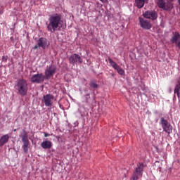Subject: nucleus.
<instances>
[{
	"instance_id": "4be33fe9",
	"label": "nucleus",
	"mask_w": 180,
	"mask_h": 180,
	"mask_svg": "<svg viewBox=\"0 0 180 180\" xmlns=\"http://www.w3.org/2000/svg\"><path fill=\"white\" fill-rule=\"evenodd\" d=\"M84 96H85V99H86V103H89V99H91L90 94H87Z\"/></svg>"
},
{
	"instance_id": "a878e982",
	"label": "nucleus",
	"mask_w": 180,
	"mask_h": 180,
	"mask_svg": "<svg viewBox=\"0 0 180 180\" xmlns=\"http://www.w3.org/2000/svg\"><path fill=\"white\" fill-rule=\"evenodd\" d=\"M37 49H39V46H35L33 47L34 50H37Z\"/></svg>"
},
{
	"instance_id": "5701e85b",
	"label": "nucleus",
	"mask_w": 180,
	"mask_h": 180,
	"mask_svg": "<svg viewBox=\"0 0 180 180\" xmlns=\"http://www.w3.org/2000/svg\"><path fill=\"white\" fill-rule=\"evenodd\" d=\"M8 56H3V61H7Z\"/></svg>"
},
{
	"instance_id": "9b49d317",
	"label": "nucleus",
	"mask_w": 180,
	"mask_h": 180,
	"mask_svg": "<svg viewBox=\"0 0 180 180\" xmlns=\"http://www.w3.org/2000/svg\"><path fill=\"white\" fill-rule=\"evenodd\" d=\"M69 61L70 63V64H75V63H79V64L82 63V58H81V56H79V55H77V54H72L70 58H69Z\"/></svg>"
},
{
	"instance_id": "c85d7f7f",
	"label": "nucleus",
	"mask_w": 180,
	"mask_h": 180,
	"mask_svg": "<svg viewBox=\"0 0 180 180\" xmlns=\"http://www.w3.org/2000/svg\"><path fill=\"white\" fill-rule=\"evenodd\" d=\"M41 47H42V49H46V46H41Z\"/></svg>"
},
{
	"instance_id": "f257e3e1",
	"label": "nucleus",
	"mask_w": 180,
	"mask_h": 180,
	"mask_svg": "<svg viewBox=\"0 0 180 180\" xmlns=\"http://www.w3.org/2000/svg\"><path fill=\"white\" fill-rule=\"evenodd\" d=\"M49 24L47 25L48 32L51 33H56L64 25V21L63 20V15L61 14H53L49 17Z\"/></svg>"
},
{
	"instance_id": "4468645a",
	"label": "nucleus",
	"mask_w": 180,
	"mask_h": 180,
	"mask_svg": "<svg viewBox=\"0 0 180 180\" xmlns=\"http://www.w3.org/2000/svg\"><path fill=\"white\" fill-rule=\"evenodd\" d=\"M41 147L44 150H49V148L53 147V143L50 141H44L41 143Z\"/></svg>"
},
{
	"instance_id": "a211bd4d",
	"label": "nucleus",
	"mask_w": 180,
	"mask_h": 180,
	"mask_svg": "<svg viewBox=\"0 0 180 180\" xmlns=\"http://www.w3.org/2000/svg\"><path fill=\"white\" fill-rule=\"evenodd\" d=\"M158 1V6L159 8H165V1L164 0H157Z\"/></svg>"
},
{
	"instance_id": "6ab92c4d",
	"label": "nucleus",
	"mask_w": 180,
	"mask_h": 180,
	"mask_svg": "<svg viewBox=\"0 0 180 180\" xmlns=\"http://www.w3.org/2000/svg\"><path fill=\"white\" fill-rule=\"evenodd\" d=\"M118 74H120V75L124 76L125 72L124 70L122 69V68H120V66L118 67V68L115 69Z\"/></svg>"
},
{
	"instance_id": "f3484780",
	"label": "nucleus",
	"mask_w": 180,
	"mask_h": 180,
	"mask_svg": "<svg viewBox=\"0 0 180 180\" xmlns=\"http://www.w3.org/2000/svg\"><path fill=\"white\" fill-rule=\"evenodd\" d=\"M108 62L110 64V65L114 68V70H116L117 68H119V65L116 63L112 58H108Z\"/></svg>"
},
{
	"instance_id": "412c9836",
	"label": "nucleus",
	"mask_w": 180,
	"mask_h": 180,
	"mask_svg": "<svg viewBox=\"0 0 180 180\" xmlns=\"http://www.w3.org/2000/svg\"><path fill=\"white\" fill-rule=\"evenodd\" d=\"M91 88H94V89H98V85L96 84V83L94 82H91L89 84Z\"/></svg>"
},
{
	"instance_id": "423d86ee",
	"label": "nucleus",
	"mask_w": 180,
	"mask_h": 180,
	"mask_svg": "<svg viewBox=\"0 0 180 180\" xmlns=\"http://www.w3.org/2000/svg\"><path fill=\"white\" fill-rule=\"evenodd\" d=\"M22 141L23 143L22 145V149L23 151L27 154L29 153V137L27 136V132H26V130H23V134L21 136Z\"/></svg>"
},
{
	"instance_id": "bb28decb",
	"label": "nucleus",
	"mask_w": 180,
	"mask_h": 180,
	"mask_svg": "<svg viewBox=\"0 0 180 180\" xmlns=\"http://www.w3.org/2000/svg\"><path fill=\"white\" fill-rule=\"evenodd\" d=\"M101 2H106L108 0H100Z\"/></svg>"
},
{
	"instance_id": "f8f14e48",
	"label": "nucleus",
	"mask_w": 180,
	"mask_h": 180,
	"mask_svg": "<svg viewBox=\"0 0 180 180\" xmlns=\"http://www.w3.org/2000/svg\"><path fill=\"white\" fill-rule=\"evenodd\" d=\"M171 41L173 44L176 46H180V34L178 32H176L173 34V37L171 39Z\"/></svg>"
},
{
	"instance_id": "9d476101",
	"label": "nucleus",
	"mask_w": 180,
	"mask_h": 180,
	"mask_svg": "<svg viewBox=\"0 0 180 180\" xmlns=\"http://www.w3.org/2000/svg\"><path fill=\"white\" fill-rule=\"evenodd\" d=\"M56 71H57V68L54 65H51V66L46 68L45 70V77L47 79L51 78L55 74Z\"/></svg>"
},
{
	"instance_id": "393cba45",
	"label": "nucleus",
	"mask_w": 180,
	"mask_h": 180,
	"mask_svg": "<svg viewBox=\"0 0 180 180\" xmlns=\"http://www.w3.org/2000/svg\"><path fill=\"white\" fill-rule=\"evenodd\" d=\"M177 97L179 98V101H180V91L179 93H176Z\"/></svg>"
},
{
	"instance_id": "39448f33",
	"label": "nucleus",
	"mask_w": 180,
	"mask_h": 180,
	"mask_svg": "<svg viewBox=\"0 0 180 180\" xmlns=\"http://www.w3.org/2000/svg\"><path fill=\"white\" fill-rule=\"evenodd\" d=\"M142 16L145 19H149V20H157L158 19V13L154 10H148L143 13Z\"/></svg>"
},
{
	"instance_id": "2f4dec72",
	"label": "nucleus",
	"mask_w": 180,
	"mask_h": 180,
	"mask_svg": "<svg viewBox=\"0 0 180 180\" xmlns=\"http://www.w3.org/2000/svg\"><path fill=\"white\" fill-rule=\"evenodd\" d=\"M170 1H173V0H170Z\"/></svg>"
},
{
	"instance_id": "1a4fd4ad",
	"label": "nucleus",
	"mask_w": 180,
	"mask_h": 180,
	"mask_svg": "<svg viewBox=\"0 0 180 180\" xmlns=\"http://www.w3.org/2000/svg\"><path fill=\"white\" fill-rule=\"evenodd\" d=\"M53 101H54V96L53 94H46L43 96L42 102H44L47 108L53 106Z\"/></svg>"
},
{
	"instance_id": "f03ea898",
	"label": "nucleus",
	"mask_w": 180,
	"mask_h": 180,
	"mask_svg": "<svg viewBox=\"0 0 180 180\" xmlns=\"http://www.w3.org/2000/svg\"><path fill=\"white\" fill-rule=\"evenodd\" d=\"M29 87L27 86V82L23 79H20L17 82V90L19 95L21 96H26L27 95V91Z\"/></svg>"
},
{
	"instance_id": "cd10ccee",
	"label": "nucleus",
	"mask_w": 180,
	"mask_h": 180,
	"mask_svg": "<svg viewBox=\"0 0 180 180\" xmlns=\"http://www.w3.org/2000/svg\"><path fill=\"white\" fill-rule=\"evenodd\" d=\"M4 13L3 11H0V15H2Z\"/></svg>"
},
{
	"instance_id": "aec40b11",
	"label": "nucleus",
	"mask_w": 180,
	"mask_h": 180,
	"mask_svg": "<svg viewBox=\"0 0 180 180\" xmlns=\"http://www.w3.org/2000/svg\"><path fill=\"white\" fill-rule=\"evenodd\" d=\"M180 91V82L174 87V94H178Z\"/></svg>"
},
{
	"instance_id": "c756f323",
	"label": "nucleus",
	"mask_w": 180,
	"mask_h": 180,
	"mask_svg": "<svg viewBox=\"0 0 180 180\" xmlns=\"http://www.w3.org/2000/svg\"><path fill=\"white\" fill-rule=\"evenodd\" d=\"M179 4H180V0H178Z\"/></svg>"
},
{
	"instance_id": "0eeeda50",
	"label": "nucleus",
	"mask_w": 180,
	"mask_h": 180,
	"mask_svg": "<svg viewBox=\"0 0 180 180\" xmlns=\"http://www.w3.org/2000/svg\"><path fill=\"white\" fill-rule=\"evenodd\" d=\"M139 25L142 29L145 30H150L151 27H153V25L151 24V21L150 20H147L146 18L139 17Z\"/></svg>"
},
{
	"instance_id": "dca6fc26",
	"label": "nucleus",
	"mask_w": 180,
	"mask_h": 180,
	"mask_svg": "<svg viewBox=\"0 0 180 180\" xmlns=\"http://www.w3.org/2000/svg\"><path fill=\"white\" fill-rule=\"evenodd\" d=\"M38 46H47V39L44 37H41L38 41Z\"/></svg>"
},
{
	"instance_id": "20e7f679",
	"label": "nucleus",
	"mask_w": 180,
	"mask_h": 180,
	"mask_svg": "<svg viewBox=\"0 0 180 180\" xmlns=\"http://www.w3.org/2000/svg\"><path fill=\"white\" fill-rule=\"evenodd\" d=\"M160 124L162 126V128L163 129V131H165L168 136L172 133V125H171V123L168 122V120H165L164 117L160 118Z\"/></svg>"
},
{
	"instance_id": "ddd939ff",
	"label": "nucleus",
	"mask_w": 180,
	"mask_h": 180,
	"mask_svg": "<svg viewBox=\"0 0 180 180\" xmlns=\"http://www.w3.org/2000/svg\"><path fill=\"white\" fill-rule=\"evenodd\" d=\"M147 2H148V0H135L134 5L138 8V9H141Z\"/></svg>"
},
{
	"instance_id": "6e6552de",
	"label": "nucleus",
	"mask_w": 180,
	"mask_h": 180,
	"mask_svg": "<svg viewBox=\"0 0 180 180\" xmlns=\"http://www.w3.org/2000/svg\"><path fill=\"white\" fill-rule=\"evenodd\" d=\"M44 79H46V76L42 73L34 75L31 77V82L34 84H41L44 82Z\"/></svg>"
},
{
	"instance_id": "7ed1b4c3",
	"label": "nucleus",
	"mask_w": 180,
	"mask_h": 180,
	"mask_svg": "<svg viewBox=\"0 0 180 180\" xmlns=\"http://www.w3.org/2000/svg\"><path fill=\"white\" fill-rule=\"evenodd\" d=\"M144 163H139L136 167L135 172L133 173L131 180H139V178L143 176V169Z\"/></svg>"
},
{
	"instance_id": "b1692460",
	"label": "nucleus",
	"mask_w": 180,
	"mask_h": 180,
	"mask_svg": "<svg viewBox=\"0 0 180 180\" xmlns=\"http://www.w3.org/2000/svg\"><path fill=\"white\" fill-rule=\"evenodd\" d=\"M44 137H50V134L44 133Z\"/></svg>"
},
{
	"instance_id": "2eb2a0df",
	"label": "nucleus",
	"mask_w": 180,
	"mask_h": 180,
	"mask_svg": "<svg viewBox=\"0 0 180 180\" xmlns=\"http://www.w3.org/2000/svg\"><path fill=\"white\" fill-rule=\"evenodd\" d=\"M9 141V135L5 134L0 138V147H2Z\"/></svg>"
},
{
	"instance_id": "7c9ffc66",
	"label": "nucleus",
	"mask_w": 180,
	"mask_h": 180,
	"mask_svg": "<svg viewBox=\"0 0 180 180\" xmlns=\"http://www.w3.org/2000/svg\"><path fill=\"white\" fill-rule=\"evenodd\" d=\"M14 131H16V129H14Z\"/></svg>"
}]
</instances>
